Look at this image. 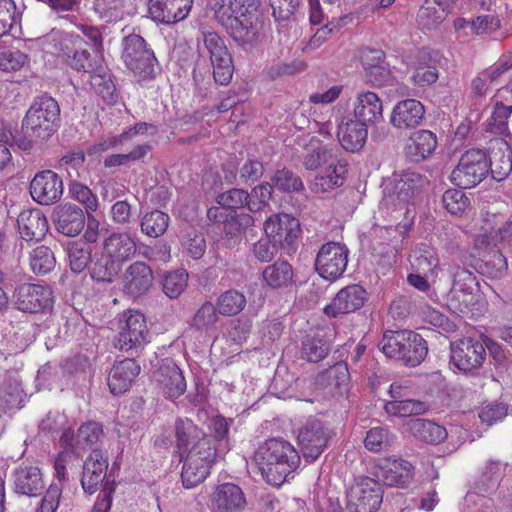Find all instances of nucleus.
Returning <instances> with one entry per match:
<instances>
[{"label":"nucleus","mask_w":512,"mask_h":512,"mask_svg":"<svg viewBox=\"0 0 512 512\" xmlns=\"http://www.w3.org/2000/svg\"><path fill=\"white\" fill-rule=\"evenodd\" d=\"M405 426L417 440L428 444H439L448 436L445 427L427 419H411Z\"/></svg>","instance_id":"e433bc0d"},{"label":"nucleus","mask_w":512,"mask_h":512,"mask_svg":"<svg viewBox=\"0 0 512 512\" xmlns=\"http://www.w3.org/2000/svg\"><path fill=\"white\" fill-rule=\"evenodd\" d=\"M474 301L473 292L463 291L460 288H451L447 302L448 307L456 313H466Z\"/></svg>","instance_id":"774afa93"},{"label":"nucleus","mask_w":512,"mask_h":512,"mask_svg":"<svg viewBox=\"0 0 512 512\" xmlns=\"http://www.w3.org/2000/svg\"><path fill=\"white\" fill-rule=\"evenodd\" d=\"M22 13L23 5L17 6L14 0H0V38L20 23Z\"/></svg>","instance_id":"603ef678"},{"label":"nucleus","mask_w":512,"mask_h":512,"mask_svg":"<svg viewBox=\"0 0 512 512\" xmlns=\"http://www.w3.org/2000/svg\"><path fill=\"white\" fill-rule=\"evenodd\" d=\"M188 278L184 269L167 272L161 280L163 293L170 299H177L187 288Z\"/></svg>","instance_id":"3c124183"},{"label":"nucleus","mask_w":512,"mask_h":512,"mask_svg":"<svg viewBox=\"0 0 512 512\" xmlns=\"http://www.w3.org/2000/svg\"><path fill=\"white\" fill-rule=\"evenodd\" d=\"M151 150V145L148 143L139 144L134 147L127 154H112L104 159V166L107 168L128 165L131 162H135L143 159L147 153Z\"/></svg>","instance_id":"052dcab7"},{"label":"nucleus","mask_w":512,"mask_h":512,"mask_svg":"<svg viewBox=\"0 0 512 512\" xmlns=\"http://www.w3.org/2000/svg\"><path fill=\"white\" fill-rule=\"evenodd\" d=\"M341 163L347 162L340 158L339 149L322 144L316 137H312L304 148L302 164L307 170L330 171Z\"/></svg>","instance_id":"ddd939ff"},{"label":"nucleus","mask_w":512,"mask_h":512,"mask_svg":"<svg viewBox=\"0 0 512 512\" xmlns=\"http://www.w3.org/2000/svg\"><path fill=\"white\" fill-rule=\"evenodd\" d=\"M13 299L19 310L29 313L44 312L53 306L52 290L46 285L21 284L15 289Z\"/></svg>","instance_id":"9d476101"},{"label":"nucleus","mask_w":512,"mask_h":512,"mask_svg":"<svg viewBox=\"0 0 512 512\" xmlns=\"http://www.w3.org/2000/svg\"><path fill=\"white\" fill-rule=\"evenodd\" d=\"M218 21L240 44L257 40L259 19L257 0H209Z\"/></svg>","instance_id":"f03ea898"},{"label":"nucleus","mask_w":512,"mask_h":512,"mask_svg":"<svg viewBox=\"0 0 512 512\" xmlns=\"http://www.w3.org/2000/svg\"><path fill=\"white\" fill-rule=\"evenodd\" d=\"M202 38L213 67L215 82L227 85L232 79L234 67L223 39L216 32L210 30L203 31Z\"/></svg>","instance_id":"0eeeda50"},{"label":"nucleus","mask_w":512,"mask_h":512,"mask_svg":"<svg viewBox=\"0 0 512 512\" xmlns=\"http://www.w3.org/2000/svg\"><path fill=\"white\" fill-rule=\"evenodd\" d=\"M169 216L160 211L154 210L146 213L140 222L142 233L149 237L157 238L165 233L169 224Z\"/></svg>","instance_id":"5fc2aeb1"},{"label":"nucleus","mask_w":512,"mask_h":512,"mask_svg":"<svg viewBox=\"0 0 512 512\" xmlns=\"http://www.w3.org/2000/svg\"><path fill=\"white\" fill-rule=\"evenodd\" d=\"M13 489L29 497L40 495L45 487L41 470L34 465L21 464L13 472Z\"/></svg>","instance_id":"a878e982"},{"label":"nucleus","mask_w":512,"mask_h":512,"mask_svg":"<svg viewBox=\"0 0 512 512\" xmlns=\"http://www.w3.org/2000/svg\"><path fill=\"white\" fill-rule=\"evenodd\" d=\"M266 236L274 243L282 247H290L300 234L298 219L285 214H273L264 223Z\"/></svg>","instance_id":"2eb2a0df"},{"label":"nucleus","mask_w":512,"mask_h":512,"mask_svg":"<svg viewBox=\"0 0 512 512\" xmlns=\"http://www.w3.org/2000/svg\"><path fill=\"white\" fill-rule=\"evenodd\" d=\"M249 194L243 189H230L217 196V203L223 208L229 209L230 212L235 213L234 210L242 207L248 208Z\"/></svg>","instance_id":"e2e57ef3"},{"label":"nucleus","mask_w":512,"mask_h":512,"mask_svg":"<svg viewBox=\"0 0 512 512\" xmlns=\"http://www.w3.org/2000/svg\"><path fill=\"white\" fill-rule=\"evenodd\" d=\"M254 219L247 213L229 212V217L223 221V239L228 247H234L240 243L243 232L253 226Z\"/></svg>","instance_id":"4c0bfd02"},{"label":"nucleus","mask_w":512,"mask_h":512,"mask_svg":"<svg viewBox=\"0 0 512 512\" xmlns=\"http://www.w3.org/2000/svg\"><path fill=\"white\" fill-rule=\"evenodd\" d=\"M424 184L425 179L417 172L395 173L383 183L382 204L388 208L403 207Z\"/></svg>","instance_id":"39448f33"},{"label":"nucleus","mask_w":512,"mask_h":512,"mask_svg":"<svg viewBox=\"0 0 512 512\" xmlns=\"http://www.w3.org/2000/svg\"><path fill=\"white\" fill-rule=\"evenodd\" d=\"M322 172L315 177L311 185V189L315 193H325L341 186L347 172V163L338 164L330 171L322 170Z\"/></svg>","instance_id":"a18cd8bd"},{"label":"nucleus","mask_w":512,"mask_h":512,"mask_svg":"<svg viewBox=\"0 0 512 512\" xmlns=\"http://www.w3.org/2000/svg\"><path fill=\"white\" fill-rule=\"evenodd\" d=\"M451 363L464 373H473L480 369L486 360L483 343L474 338H462L450 345Z\"/></svg>","instance_id":"1a4fd4ad"},{"label":"nucleus","mask_w":512,"mask_h":512,"mask_svg":"<svg viewBox=\"0 0 512 512\" xmlns=\"http://www.w3.org/2000/svg\"><path fill=\"white\" fill-rule=\"evenodd\" d=\"M60 107L51 96L36 97L26 112L23 130L26 136L36 140L49 139L60 126Z\"/></svg>","instance_id":"7ed1b4c3"},{"label":"nucleus","mask_w":512,"mask_h":512,"mask_svg":"<svg viewBox=\"0 0 512 512\" xmlns=\"http://www.w3.org/2000/svg\"><path fill=\"white\" fill-rule=\"evenodd\" d=\"M103 437L104 431L101 425L96 422H87L78 428L76 434L70 429L65 430L60 437V444L78 455L79 451L97 449L95 446Z\"/></svg>","instance_id":"f3484780"},{"label":"nucleus","mask_w":512,"mask_h":512,"mask_svg":"<svg viewBox=\"0 0 512 512\" xmlns=\"http://www.w3.org/2000/svg\"><path fill=\"white\" fill-rule=\"evenodd\" d=\"M443 204L448 212L458 215L469 206V199L462 190L449 189L442 197Z\"/></svg>","instance_id":"338daca9"},{"label":"nucleus","mask_w":512,"mask_h":512,"mask_svg":"<svg viewBox=\"0 0 512 512\" xmlns=\"http://www.w3.org/2000/svg\"><path fill=\"white\" fill-rule=\"evenodd\" d=\"M86 223L84 211L73 204L59 206L54 212V224L58 232L65 236L79 235Z\"/></svg>","instance_id":"7c9ffc66"},{"label":"nucleus","mask_w":512,"mask_h":512,"mask_svg":"<svg viewBox=\"0 0 512 512\" xmlns=\"http://www.w3.org/2000/svg\"><path fill=\"white\" fill-rule=\"evenodd\" d=\"M69 43H72L71 39L66 36H61L60 48L57 51L47 52L65 58L67 64L72 69L78 72H84L86 74L89 71H93L95 65H98L103 61L102 54L94 52V55L91 56V54L86 49H76L73 52V55H70L71 51H69Z\"/></svg>","instance_id":"c756f323"},{"label":"nucleus","mask_w":512,"mask_h":512,"mask_svg":"<svg viewBox=\"0 0 512 512\" xmlns=\"http://www.w3.org/2000/svg\"><path fill=\"white\" fill-rule=\"evenodd\" d=\"M376 476L387 486L403 488L408 486L413 479V466L401 458L381 459L377 466Z\"/></svg>","instance_id":"5701e85b"},{"label":"nucleus","mask_w":512,"mask_h":512,"mask_svg":"<svg viewBox=\"0 0 512 512\" xmlns=\"http://www.w3.org/2000/svg\"><path fill=\"white\" fill-rule=\"evenodd\" d=\"M153 281L154 276L150 266L143 261H135L123 273V292L131 298H139L148 293Z\"/></svg>","instance_id":"412c9836"},{"label":"nucleus","mask_w":512,"mask_h":512,"mask_svg":"<svg viewBox=\"0 0 512 512\" xmlns=\"http://www.w3.org/2000/svg\"><path fill=\"white\" fill-rule=\"evenodd\" d=\"M394 435L383 427H374L370 429L364 439L365 447L371 452H379L394 441Z\"/></svg>","instance_id":"680f3d73"},{"label":"nucleus","mask_w":512,"mask_h":512,"mask_svg":"<svg viewBox=\"0 0 512 512\" xmlns=\"http://www.w3.org/2000/svg\"><path fill=\"white\" fill-rule=\"evenodd\" d=\"M330 431L320 422L312 421L304 426L298 434V444L304 458L312 462L324 451L330 439Z\"/></svg>","instance_id":"6ab92c4d"},{"label":"nucleus","mask_w":512,"mask_h":512,"mask_svg":"<svg viewBox=\"0 0 512 512\" xmlns=\"http://www.w3.org/2000/svg\"><path fill=\"white\" fill-rule=\"evenodd\" d=\"M475 247L480 257L479 269L483 275L491 278L502 277L508 268L507 259L497 248L496 243H489V237L479 236Z\"/></svg>","instance_id":"a211bd4d"},{"label":"nucleus","mask_w":512,"mask_h":512,"mask_svg":"<svg viewBox=\"0 0 512 512\" xmlns=\"http://www.w3.org/2000/svg\"><path fill=\"white\" fill-rule=\"evenodd\" d=\"M23 400V389L15 377H7L0 386V411L20 408Z\"/></svg>","instance_id":"37998d69"},{"label":"nucleus","mask_w":512,"mask_h":512,"mask_svg":"<svg viewBox=\"0 0 512 512\" xmlns=\"http://www.w3.org/2000/svg\"><path fill=\"white\" fill-rule=\"evenodd\" d=\"M202 436H206L198 427L189 419H177L175 422V438L177 451L182 458L189 450L190 444H194Z\"/></svg>","instance_id":"ea45409f"},{"label":"nucleus","mask_w":512,"mask_h":512,"mask_svg":"<svg viewBox=\"0 0 512 512\" xmlns=\"http://www.w3.org/2000/svg\"><path fill=\"white\" fill-rule=\"evenodd\" d=\"M425 109L422 103L416 99L399 101L393 108L390 123L399 130H407L417 127L424 119Z\"/></svg>","instance_id":"bb28decb"},{"label":"nucleus","mask_w":512,"mask_h":512,"mask_svg":"<svg viewBox=\"0 0 512 512\" xmlns=\"http://www.w3.org/2000/svg\"><path fill=\"white\" fill-rule=\"evenodd\" d=\"M246 505L244 492L234 483L219 484L209 495L210 512H243Z\"/></svg>","instance_id":"4468645a"},{"label":"nucleus","mask_w":512,"mask_h":512,"mask_svg":"<svg viewBox=\"0 0 512 512\" xmlns=\"http://www.w3.org/2000/svg\"><path fill=\"white\" fill-rule=\"evenodd\" d=\"M67 255L70 268L75 273H80L91 264L92 248L85 242L76 241L68 245Z\"/></svg>","instance_id":"8fccbe9b"},{"label":"nucleus","mask_w":512,"mask_h":512,"mask_svg":"<svg viewBox=\"0 0 512 512\" xmlns=\"http://www.w3.org/2000/svg\"><path fill=\"white\" fill-rule=\"evenodd\" d=\"M384 410L391 416L409 417L424 414L428 410V405L423 401L404 397L387 402Z\"/></svg>","instance_id":"de8ad7c7"},{"label":"nucleus","mask_w":512,"mask_h":512,"mask_svg":"<svg viewBox=\"0 0 512 512\" xmlns=\"http://www.w3.org/2000/svg\"><path fill=\"white\" fill-rule=\"evenodd\" d=\"M349 250L340 242L323 244L315 259V269L325 280H336L346 271Z\"/></svg>","instance_id":"6e6552de"},{"label":"nucleus","mask_w":512,"mask_h":512,"mask_svg":"<svg viewBox=\"0 0 512 512\" xmlns=\"http://www.w3.org/2000/svg\"><path fill=\"white\" fill-rule=\"evenodd\" d=\"M489 150L488 170L493 179L501 181L512 171L511 147L505 139L495 138L490 141Z\"/></svg>","instance_id":"c85d7f7f"},{"label":"nucleus","mask_w":512,"mask_h":512,"mask_svg":"<svg viewBox=\"0 0 512 512\" xmlns=\"http://www.w3.org/2000/svg\"><path fill=\"white\" fill-rule=\"evenodd\" d=\"M300 455L283 439L271 438L258 446L253 462L267 483L280 486L299 467Z\"/></svg>","instance_id":"f257e3e1"},{"label":"nucleus","mask_w":512,"mask_h":512,"mask_svg":"<svg viewBox=\"0 0 512 512\" xmlns=\"http://www.w3.org/2000/svg\"><path fill=\"white\" fill-rule=\"evenodd\" d=\"M437 147L436 135L429 130L414 132L404 149L406 157L412 162H420L429 157Z\"/></svg>","instance_id":"c9c22d12"},{"label":"nucleus","mask_w":512,"mask_h":512,"mask_svg":"<svg viewBox=\"0 0 512 512\" xmlns=\"http://www.w3.org/2000/svg\"><path fill=\"white\" fill-rule=\"evenodd\" d=\"M263 279L272 288L288 286L293 280L292 266L287 261H277L263 270Z\"/></svg>","instance_id":"49530a36"},{"label":"nucleus","mask_w":512,"mask_h":512,"mask_svg":"<svg viewBox=\"0 0 512 512\" xmlns=\"http://www.w3.org/2000/svg\"><path fill=\"white\" fill-rule=\"evenodd\" d=\"M193 0H149L148 12L154 21L174 24L186 19Z\"/></svg>","instance_id":"4be33fe9"},{"label":"nucleus","mask_w":512,"mask_h":512,"mask_svg":"<svg viewBox=\"0 0 512 512\" xmlns=\"http://www.w3.org/2000/svg\"><path fill=\"white\" fill-rule=\"evenodd\" d=\"M124 3L125 0H96L94 9L106 22H117L125 15Z\"/></svg>","instance_id":"13d9d810"},{"label":"nucleus","mask_w":512,"mask_h":512,"mask_svg":"<svg viewBox=\"0 0 512 512\" xmlns=\"http://www.w3.org/2000/svg\"><path fill=\"white\" fill-rule=\"evenodd\" d=\"M122 59L125 66L140 80L153 79L156 75L157 59L147 47L143 37L130 34L122 41Z\"/></svg>","instance_id":"20e7f679"},{"label":"nucleus","mask_w":512,"mask_h":512,"mask_svg":"<svg viewBox=\"0 0 512 512\" xmlns=\"http://www.w3.org/2000/svg\"><path fill=\"white\" fill-rule=\"evenodd\" d=\"M154 379L167 399H177L186 391V380L177 364L170 358L162 360Z\"/></svg>","instance_id":"aec40b11"},{"label":"nucleus","mask_w":512,"mask_h":512,"mask_svg":"<svg viewBox=\"0 0 512 512\" xmlns=\"http://www.w3.org/2000/svg\"><path fill=\"white\" fill-rule=\"evenodd\" d=\"M353 114L354 120L358 122L376 124L383 118L382 100L372 91H358L353 103Z\"/></svg>","instance_id":"cd10ccee"},{"label":"nucleus","mask_w":512,"mask_h":512,"mask_svg":"<svg viewBox=\"0 0 512 512\" xmlns=\"http://www.w3.org/2000/svg\"><path fill=\"white\" fill-rule=\"evenodd\" d=\"M63 190L61 177L51 170L38 172L30 182L31 197L41 205H52L58 202Z\"/></svg>","instance_id":"dca6fc26"},{"label":"nucleus","mask_w":512,"mask_h":512,"mask_svg":"<svg viewBox=\"0 0 512 512\" xmlns=\"http://www.w3.org/2000/svg\"><path fill=\"white\" fill-rule=\"evenodd\" d=\"M195 460L185 461L182 468V483L186 488H193L203 482L209 475L210 471L203 466L194 464Z\"/></svg>","instance_id":"69168bd1"},{"label":"nucleus","mask_w":512,"mask_h":512,"mask_svg":"<svg viewBox=\"0 0 512 512\" xmlns=\"http://www.w3.org/2000/svg\"><path fill=\"white\" fill-rule=\"evenodd\" d=\"M493 102L494 108L487 123V131L497 135L507 136L509 134L508 119L512 114V105H505L499 101Z\"/></svg>","instance_id":"864d4df0"},{"label":"nucleus","mask_w":512,"mask_h":512,"mask_svg":"<svg viewBox=\"0 0 512 512\" xmlns=\"http://www.w3.org/2000/svg\"><path fill=\"white\" fill-rule=\"evenodd\" d=\"M246 297L243 293L231 289L222 293L216 302L217 311L224 316L239 314L246 306Z\"/></svg>","instance_id":"09e8293b"},{"label":"nucleus","mask_w":512,"mask_h":512,"mask_svg":"<svg viewBox=\"0 0 512 512\" xmlns=\"http://www.w3.org/2000/svg\"><path fill=\"white\" fill-rule=\"evenodd\" d=\"M410 335L406 336L405 348L402 349L400 355L407 365L416 366L420 364L426 357L428 348L423 337L413 331H409Z\"/></svg>","instance_id":"79ce46f5"},{"label":"nucleus","mask_w":512,"mask_h":512,"mask_svg":"<svg viewBox=\"0 0 512 512\" xmlns=\"http://www.w3.org/2000/svg\"><path fill=\"white\" fill-rule=\"evenodd\" d=\"M108 469V456L101 449H93L83 463L81 485L85 492L93 494L102 484Z\"/></svg>","instance_id":"393cba45"},{"label":"nucleus","mask_w":512,"mask_h":512,"mask_svg":"<svg viewBox=\"0 0 512 512\" xmlns=\"http://www.w3.org/2000/svg\"><path fill=\"white\" fill-rule=\"evenodd\" d=\"M147 337L148 329L144 315L133 310L124 312L116 347L129 351L147 343Z\"/></svg>","instance_id":"f8f14e48"},{"label":"nucleus","mask_w":512,"mask_h":512,"mask_svg":"<svg viewBox=\"0 0 512 512\" xmlns=\"http://www.w3.org/2000/svg\"><path fill=\"white\" fill-rule=\"evenodd\" d=\"M102 250L122 265L135 255L137 246L130 233L112 232L104 238Z\"/></svg>","instance_id":"f704fd0d"},{"label":"nucleus","mask_w":512,"mask_h":512,"mask_svg":"<svg viewBox=\"0 0 512 512\" xmlns=\"http://www.w3.org/2000/svg\"><path fill=\"white\" fill-rule=\"evenodd\" d=\"M216 458V447L213 440L208 436H202L199 441L194 443L187 451L185 461L195 460L194 464L203 466L210 471L212 464Z\"/></svg>","instance_id":"a19ab883"},{"label":"nucleus","mask_w":512,"mask_h":512,"mask_svg":"<svg viewBox=\"0 0 512 512\" xmlns=\"http://www.w3.org/2000/svg\"><path fill=\"white\" fill-rule=\"evenodd\" d=\"M122 265L108 256L103 250L95 256L89 266L92 279L98 282L111 283L121 270Z\"/></svg>","instance_id":"58836bf2"},{"label":"nucleus","mask_w":512,"mask_h":512,"mask_svg":"<svg viewBox=\"0 0 512 512\" xmlns=\"http://www.w3.org/2000/svg\"><path fill=\"white\" fill-rule=\"evenodd\" d=\"M367 299V292L360 285H349L342 288L334 297L331 304L324 308L327 316L337 317L359 310Z\"/></svg>","instance_id":"b1692460"},{"label":"nucleus","mask_w":512,"mask_h":512,"mask_svg":"<svg viewBox=\"0 0 512 512\" xmlns=\"http://www.w3.org/2000/svg\"><path fill=\"white\" fill-rule=\"evenodd\" d=\"M330 351V344L321 337L308 336L302 343V358L317 363L324 359Z\"/></svg>","instance_id":"4d7b16f0"},{"label":"nucleus","mask_w":512,"mask_h":512,"mask_svg":"<svg viewBox=\"0 0 512 512\" xmlns=\"http://www.w3.org/2000/svg\"><path fill=\"white\" fill-rule=\"evenodd\" d=\"M368 129L364 122L342 119L338 125L337 137L342 148L348 152L360 151L367 140Z\"/></svg>","instance_id":"72a5a7b5"},{"label":"nucleus","mask_w":512,"mask_h":512,"mask_svg":"<svg viewBox=\"0 0 512 512\" xmlns=\"http://www.w3.org/2000/svg\"><path fill=\"white\" fill-rule=\"evenodd\" d=\"M140 373V366L133 359H124L115 363L108 375V386L112 394L127 392Z\"/></svg>","instance_id":"2f4dec72"},{"label":"nucleus","mask_w":512,"mask_h":512,"mask_svg":"<svg viewBox=\"0 0 512 512\" xmlns=\"http://www.w3.org/2000/svg\"><path fill=\"white\" fill-rule=\"evenodd\" d=\"M383 500V491L378 481L362 477L351 488L349 507L354 512H375Z\"/></svg>","instance_id":"9b49d317"},{"label":"nucleus","mask_w":512,"mask_h":512,"mask_svg":"<svg viewBox=\"0 0 512 512\" xmlns=\"http://www.w3.org/2000/svg\"><path fill=\"white\" fill-rule=\"evenodd\" d=\"M55 256L52 250L44 245L38 246L30 253V266L38 275H45L55 267Z\"/></svg>","instance_id":"6e6d98bb"},{"label":"nucleus","mask_w":512,"mask_h":512,"mask_svg":"<svg viewBox=\"0 0 512 512\" xmlns=\"http://www.w3.org/2000/svg\"><path fill=\"white\" fill-rule=\"evenodd\" d=\"M29 62V56L16 49L0 52V70L3 72H16Z\"/></svg>","instance_id":"0e129e2a"},{"label":"nucleus","mask_w":512,"mask_h":512,"mask_svg":"<svg viewBox=\"0 0 512 512\" xmlns=\"http://www.w3.org/2000/svg\"><path fill=\"white\" fill-rule=\"evenodd\" d=\"M488 173L486 153L480 149L465 152L456 168L451 172V181L462 189H468L479 184Z\"/></svg>","instance_id":"423d86ee"},{"label":"nucleus","mask_w":512,"mask_h":512,"mask_svg":"<svg viewBox=\"0 0 512 512\" xmlns=\"http://www.w3.org/2000/svg\"><path fill=\"white\" fill-rule=\"evenodd\" d=\"M408 335L410 333L407 330L384 334L379 347L387 357L399 359L402 349L405 348L406 336Z\"/></svg>","instance_id":"bf43d9fd"},{"label":"nucleus","mask_w":512,"mask_h":512,"mask_svg":"<svg viewBox=\"0 0 512 512\" xmlns=\"http://www.w3.org/2000/svg\"><path fill=\"white\" fill-rule=\"evenodd\" d=\"M411 264L418 273L428 276L433 275L439 265V259L433 248L422 243L413 251Z\"/></svg>","instance_id":"c03bdc74"},{"label":"nucleus","mask_w":512,"mask_h":512,"mask_svg":"<svg viewBox=\"0 0 512 512\" xmlns=\"http://www.w3.org/2000/svg\"><path fill=\"white\" fill-rule=\"evenodd\" d=\"M18 230L26 241H40L48 232V221L39 209L23 210L17 218Z\"/></svg>","instance_id":"473e14b6"}]
</instances>
